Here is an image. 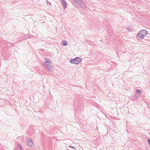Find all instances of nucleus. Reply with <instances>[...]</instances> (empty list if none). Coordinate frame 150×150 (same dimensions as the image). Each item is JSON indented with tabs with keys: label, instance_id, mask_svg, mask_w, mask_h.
<instances>
[{
	"label": "nucleus",
	"instance_id": "nucleus-1",
	"mask_svg": "<svg viewBox=\"0 0 150 150\" xmlns=\"http://www.w3.org/2000/svg\"><path fill=\"white\" fill-rule=\"evenodd\" d=\"M45 59L47 60L45 63V66L46 69L48 70L49 71L52 72L53 69L52 66V63L50 60L47 59Z\"/></svg>",
	"mask_w": 150,
	"mask_h": 150
},
{
	"label": "nucleus",
	"instance_id": "nucleus-2",
	"mask_svg": "<svg viewBox=\"0 0 150 150\" xmlns=\"http://www.w3.org/2000/svg\"><path fill=\"white\" fill-rule=\"evenodd\" d=\"M147 32L145 30H142L139 31L137 33V37L139 39H143L147 34Z\"/></svg>",
	"mask_w": 150,
	"mask_h": 150
},
{
	"label": "nucleus",
	"instance_id": "nucleus-3",
	"mask_svg": "<svg viewBox=\"0 0 150 150\" xmlns=\"http://www.w3.org/2000/svg\"><path fill=\"white\" fill-rule=\"evenodd\" d=\"M82 59L79 57H76L74 59H71L70 60V62L72 64L78 65L81 62Z\"/></svg>",
	"mask_w": 150,
	"mask_h": 150
},
{
	"label": "nucleus",
	"instance_id": "nucleus-4",
	"mask_svg": "<svg viewBox=\"0 0 150 150\" xmlns=\"http://www.w3.org/2000/svg\"><path fill=\"white\" fill-rule=\"evenodd\" d=\"M60 1L63 9H65L67 7V4L66 1L64 0H60Z\"/></svg>",
	"mask_w": 150,
	"mask_h": 150
},
{
	"label": "nucleus",
	"instance_id": "nucleus-5",
	"mask_svg": "<svg viewBox=\"0 0 150 150\" xmlns=\"http://www.w3.org/2000/svg\"><path fill=\"white\" fill-rule=\"evenodd\" d=\"M27 142L28 145L30 146H32L33 142L31 139H28L27 140Z\"/></svg>",
	"mask_w": 150,
	"mask_h": 150
},
{
	"label": "nucleus",
	"instance_id": "nucleus-6",
	"mask_svg": "<svg viewBox=\"0 0 150 150\" xmlns=\"http://www.w3.org/2000/svg\"><path fill=\"white\" fill-rule=\"evenodd\" d=\"M78 4L80 5L79 6L82 8H85L86 7L85 4L84 2H83V1Z\"/></svg>",
	"mask_w": 150,
	"mask_h": 150
},
{
	"label": "nucleus",
	"instance_id": "nucleus-7",
	"mask_svg": "<svg viewBox=\"0 0 150 150\" xmlns=\"http://www.w3.org/2000/svg\"><path fill=\"white\" fill-rule=\"evenodd\" d=\"M141 92V91L139 89H137L136 90V96H137V97L139 96H140V93Z\"/></svg>",
	"mask_w": 150,
	"mask_h": 150
},
{
	"label": "nucleus",
	"instance_id": "nucleus-8",
	"mask_svg": "<svg viewBox=\"0 0 150 150\" xmlns=\"http://www.w3.org/2000/svg\"><path fill=\"white\" fill-rule=\"evenodd\" d=\"M62 45L63 46H67L68 45V42L66 40H64L62 42Z\"/></svg>",
	"mask_w": 150,
	"mask_h": 150
},
{
	"label": "nucleus",
	"instance_id": "nucleus-9",
	"mask_svg": "<svg viewBox=\"0 0 150 150\" xmlns=\"http://www.w3.org/2000/svg\"><path fill=\"white\" fill-rule=\"evenodd\" d=\"M47 24L46 23H45L44 22H41V26L42 27H43V26H46L47 25Z\"/></svg>",
	"mask_w": 150,
	"mask_h": 150
},
{
	"label": "nucleus",
	"instance_id": "nucleus-10",
	"mask_svg": "<svg viewBox=\"0 0 150 150\" xmlns=\"http://www.w3.org/2000/svg\"><path fill=\"white\" fill-rule=\"evenodd\" d=\"M127 29L128 31L130 32L133 31L132 29L130 27H128Z\"/></svg>",
	"mask_w": 150,
	"mask_h": 150
},
{
	"label": "nucleus",
	"instance_id": "nucleus-11",
	"mask_svg": "<svg viewBox=\"0 0 150 150\" xmlns=\"http://www.w3.org/2000/svg\"><path fill=\"white\" fill-rule=\"evenodd\" d=\"M74 1L75 2H77V4L80 3L83 1V0H74Z\"/></svg>",
	"mask_w": 150,
	"mask_h": 150
},
{
	"label": "nucleus",
	"instance_id": "nucleus-12",
	"mask_svg": "<svg viewBox=\"0 0 150 150\" xmlns=\"http://www.w3.org/2000/svg\"><path fill=\"white\" fill-rule=\"evenodd\" d=\"M18 150H22V147L19 144L18 145Z\"/></svg>",
	"mask_w": 150,
	"mask_h": 150
},
{
	"label": "nucleus",
	"instance_id": "nucleus-13",
	"mask_svg": "<svg viewBox=\"0 0 150 150\" xmlns=\"http://www.w3.org/2000/svg\"><path fill=\"white\" fill-rule=\"evenodd\" d=\"M147 142H148L150 146V139H148L147 140Z\"/></svg>",
	"mask_w": 150,
	"mask_h": 150
},
{
	"label": "nucleus",
	"instance_id": "nucleus-14",
	"mask_svg": "<svg viewBox=\"0 0 150 150\" xmlns=\"http://www.w3.org/2000/svg\"><path fill=\"white\" fill-rule=\"evenodd\" d=\"M137 96H136V95L135 96L134 98V99H136L137 98Z\"/></svg>",
	"mask_w": 150,
	"mask_h": 150
},
{
	"label": "nucleus",
	"instance_id": "nucleus-15",
	"mask_svg": "<svg viewBox=\"0 0 150 150\" xmlns=\"http://www.w3.org/2000/svg\"><path fill=\"white\" fill-rule=\"evenodd\" d=\"M69 147H70L72 148H73V149H74V147H73V146H69Z\"/></svg>",
	"mask_w": 150,
	"mask_h": 150
},
{
	"label": "nucleus",
	"instance_id": "nucleus-16",
	"mask_svg": "<svg viewBox=\"0 0 150 150\" xmlns=\"http://www.w3.org/2000/svg\"><path fill=\"white\" fill-rule=\"evenodd\" d=\"M48 4H50V5H51V3L50 2H48Z\"/></svg>",
	"mask_w": 150,
	"mask_h": 150
},
{
	"label": "nucleus",
	"instance_id": "nucleus-17",
	"mask_svg": "<svg viewBox=\"0 0 150 150\" xmlns=\"http://www.w3.org/2000/svg\"><path fill=\"white\" fill-rule=\"evenodd\" d=\"M40 49V50H42V51L44 50V49Z\"/></svg>",
	"mask_w": 150,
	"mask_h": 150
},
{
	"label": "nucleus",
	"instance_id": "nucleus-18",
	"mask_svg": "<svg viewBox=\"0 0 150 150\" xmlns=\"http://www.w3.org/2000/svg\"><path fill=\"white\" fill-rule=\"evenodd\" d=\"M31 36V35H30V36H29V38H30Z\"/></svg>",
	"mask_w": 150,
	"mask_h": 150
},
{
	"label": "nucleus",
	"instance_id": "nucleus-19",
	"mask_svg": "<svg viewBox=\"0 0 150 150\" xmlns=\"http://www.w3.org/2000/svg\"><path fill=\"white\" fill-rule=\"evenodd\" d=\"M48 2H49L47 0L46 1V2H47V3H48Z\"/></svg>",
	"mask_w": 150,
	"mask_h": 150
},
{
	"label": "nucleus",
	"instance_id": "nucleus-20",
	"mask_svg": "<svg viewBox=\"0 0 150 150\" xmlns=\"http://www.w3.org/2000/svg\"><path fill=\"white\" fill-rule=\"evenodd\" d=\"M100 41H101V42H103V41H102V40H100Z\"/></svg>",
	"mask_w": 150,
	"mask_h": 150
},
{
	"label": "nucleus",
	"instance_id": "nucleus-21",
	"mask_svg": "<svg viewBox=\"0 0 150 150\" xmlns=\"http://www.w3.org/2000/svg\"><path fill=\"white\" fill-rule=\"evenodd\" d=\"M96 128H97V129H98V127H97Z\"/></svg>",
	"mask_w": 150,
	"mask_h": 150
}]
</instances>
